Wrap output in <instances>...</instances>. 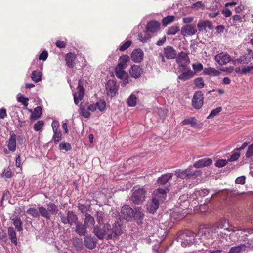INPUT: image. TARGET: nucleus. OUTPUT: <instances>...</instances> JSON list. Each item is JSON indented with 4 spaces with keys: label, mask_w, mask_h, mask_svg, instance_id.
I'll return each mask as SVG.
<instances>
[{
    "label": "nucleus",
    "mask_w": 253,
    "mask_h": 253,
    "mask_svg": "<svg viewBox=\"0 0 253 253\" xmlns=\"http://www.w3.org/2000/svg\"><path fill=\"white\" fill-rule=\"evenodd\" d=\"M31 78L35 82H38L42 79V74L40 72L33 71L32 73Z\"/></svg>",
    "instance_id": "obj_47"
},
{
    "label": "nucleus",
    "mask_w": 253,
    "mask_h": 253,
    "mask_svg": "<svg viewBox=\"0 0 253 253\" xmlns=\"http://www.w3.org/2000/svg\"><path fill=\"white\" fill-rule=\"evenodd\" d=\"M8 234L10 237L11 242L15 245H17V237L16 232L13 227H9L8 229Z\"/></svg>",
    "instance_id": "obj_40"
},
{
    "label": "nucleus",
    "mask_w": 253,
    "mask_h": 253,
    "mask_svg": "<svg viewBox=\"0 0 253 253\" xmlns=\"http://www.w3.org/2000/svg\"><path fill=\"white\" fill-rule=\"evenodd\" d=\"M160 204V203L154 201L152 198L151 201L150 203H148L146 205L147 211L150 213L154 214L158 209Z\"/></svg>",
    "instance_id": "obj_25"
},
{
    "label": "nucleus",
    "mask_w": 253,
    "mask_h": 253,
    "mask_svg": "<svg viewBox=\"0 0 253 253\" xmlns=\"http://www.w3.org/2000/svg\"><path fill=\"white\" fill-rule=\"evenodd\" d=\"M60 150H64L66 151H70L72 147L70 143L66 142H62L59 145Z\"/></svg>",
    "instance_id": "obj_52"
},
{
    "label": "nucleus",
    "mask_w": 253,
    "mask_h": 253,
    "mask_svg": "<svg viewBox=\"0 0 253 253\" xmlns=\"http://www.w3.org/2000/svg\"><path fill=\"white\" fill-rule=\"evenodd\" d=\"M93 232L95 235L99 239H103L106 236H107V228H106V224H104L103 227L101 228L98 225L94 228Z\"/></svg>",
    "instance_id": "obj_19"
},
{
    "label": "nucleus",
    "mask_w": 253,
    "mask_h": 253,
    "mask_svg": "<svg viewBox=\"0 0 253 253\" xmlns=\"http://www.w3.org/2000/svg\"><path fill=\"white\" fill-rule=\"evenodd\" d=\"M147 191L143 188L135 189L131 196V200L135 204H140L145 201Z\"/></svg>",
    "instance_id": "obj_5"
},
{
    "label": "nucleus",
    "mask_w": 253,
    "mask_h": 253,
    "mask_svg": "<svg viewBox=\"0 0 253 253\" xmlns=\"http://www.w3.org/2000/svg\"><path fill=\"white\" fill-rule=\"evenodd\" d=\"M197 28L195 25L186 24L181 29V33L184 37L191 36L197 32Z\"/></svg>",
    "instance_id": "obj_12"
},
{
    "label": "nucleus",
    "mask_w": 253,
    "mask_h": 253,
    "mask_svg": "<svg viewBox=\"0 0 253 253\" xmlns=\"http://www.w3.org/2000/svg\"><path fill=\"white\" fill-rule=\"evenodd\" d=\"M171 217L176 220H180L184 218V215L178 212L174 211L171 213Z\"/></svg>",
    "instance_id": "obj_58"
},
{
    "label": "nucleus",
    "mask_w": 253,
    "mask_h": 253,
    "mask_svg": "<svg viewBox=\"0 0 253 253\" xmlns=\"http://www.w3.org/2000/svg\"><path fill=\"white\" fill-rule=\"evenodd\" d=\"M85 246L89 249H94L96 246L95 239L91 236H86L84 237Z\"/></svg>",
    "instance_id": "obj_26"
},
{
    "label": "nucleus",
    "mask_w": 253,
    "mask_h": 253,
    "mask_svg": "<svg viewBox=\"0 0 253 253\" xmlns=\"http://www.w3.org/2000/svg\"><path fill=\"white\" fill-rule=\"evenodd\" d=\"M107 228V239L116 238L122 233L121 226L118 222H115L111 227L109 224H106Z\"/></svg>",
    "instance_id": "obj_3"
},
{
    "label": "nucleus",
    "mask_w": 253,
    "mask_h": 253,
    "mask_svg": "<svg viewBox=\"0 0 253 253\" xmlns=\"http://www.w3.org/2000/svg\"><path fill=\"white\" fill-rule=\"evenodd\" d=\"M176 62L180 67L186 69V67L190 63V59L186 53L181 52L178 54L176 58Z\"/></svg>",
    "instance_id": "obj_14"
},
{
    "label": "nucleus",
    "mask_w": 253,
    "mask_h": 253,
    "mask_svg": "<svg viewBox=\"0 0 253 253\" xmlns=\"http://www.w3.org/2000/svg\"><path fill=\"white\" fill-rule=\"evenodd\" d=\"M143 72V69L139 66L133 65L129 71L130 75L135 78H139Z\"/></svg>",
    "instance_id": "obj_23"
},
{
    "label": "nucleus",
    "mask_w": 253,
    "mask_h": 253,
    "mask_svg": "<svg viewBox=\"0 0 253 253\" xmlns=\"http://www.w3.org/2000/svg\"><path fill=\"white\" fill-rule=\"evenodd\" d=\"M115 72L117 77L120 79L126 78L128 77L127 73L125 71V69L116 67Z\"/></svg>",
    "instance_id": "obj_34"
},
{
    "label": "nucleus",
    "mask_w": 253,
    "mask_h": 253,
    "mask_svg": "<svg viewBox=\"0 0 253 253\" xmlns=\"http://www.w3.org/2000/svg\"><path fill=\"white\" fill-rule=\"evenodd\" d=\"M107 216L104 214V212L99 211L96 212V219L97 222L101 225L102 224H105V222Z\"/></svg>",
    "instance_id": "obj_36"
},
{
    "label": "nucleus",
    "mask_w": 253,
    "mask_h": 253,
    "mask_svg": "<svg viewBox=\"0 0 253 253\" xmlns=\"http://www.w3.org/2000/svg\"><path fill=\"white\" fill-rule=\"evenodd\" d=\"M87 226L84 224L78 222L75 224V232L80 236H85L87 232Z\"/></svg>",
    "instance_id": "obj_24"
},
{
    "label": "nucleus",
    "mask_w": 253,
    "mask_h": 253,
    "mask_svg": "<svg viewBox=\"0 0 253 253\" xmlns=\"http://www.w3.org/2000/svg\"><path fill=\"white\" fill-rule=\"evenodd\" d=\"M167 191L166 189L158 188L155 189L152 193V198L159 203H162L167 198Z\"/></svg>",
    "instance_id": "obj_8"
},
{
    "label": "nucleus",
    "mask_w": 253,
    "mask_h": 253,
    "mask_svg": "<svg viewBox=\"0 0 253 253\" xmlns=\"http://www.w3.org/2000/svg\"><path fill=\"white\" fill-rule=\"evenodd\" d=\"M76 56L72 53H68L65 57L66 64L69 68H73L74 66Z\"/></svg>",
    "instance_id": "obj_31"
},
{
    "label": "nucleus",
    "mask_w": 253,
    "mask_h": 253,
    "mask_svg": "<svg viewBox=\"0 0 253 253\" xmlns=\"http://www.w3.org/2000/svg\"><path fill=\"white\" fill-rule=\"evenodd\" d=\"M249 142H244L241 147L237 148L234 150L231 153L227 154L226 157L227 158L228 161L230 162H233L237 160L240 157V151L244 150L248 145Z\"/></svg>",
    "instance_id": "obj_10"
},
{
    "label": "nucleus",
    "mask_w": 253,
    "mask_h": 253,
    "mask_svg": "<svg viewBox=\"0 0 253 253\" xmlns=\"http://www.w3.org/2000/svg\"><path fill=\"white\" fill-rule=\"evenodd\" d=\"M227 221L226 219H222L220 220V221L214 225H213L211 228V230L212 233H218V230L219 229H225V230H228V225L226 226Z\"/></svg>",
    "instance_id": "obj_20"
},
{
    "label": "nucleus",
    "mask_w": 253,
    "mask_h": 253,
    "mask_svg": "<svg viewBox=\"0 0 253 253\" xmlns=\"http://www.w3.org/2000/svg\"><path fill=\"white\" fill-rule=\"evenodd\" d=\"M175 17H165L162 20V24L164 26L173 22L174 20Z\"/></svg>",
    "instance_id": "obj_54"
},
{
    "label": "nucleus",
    "mask_w": 253,
    "mask_h": 253,
    "mask_svg": "<svg viewBox=\"0 0 253 253\" xmlns=\"http://www.w3.org/2000/svg\"><path fill=\"white\" fill-rule=\"evenodd\" d=\"M44 125V122L42 120L37 122L34 125V129L36 131H39L41 130Z\"/></svg>",
    "instance_id": "obj_55"
},
{
    "label": "nucleus",
    "mask_w": 253,
    "mask_h": 253,
    "mask_svg": "<svg viewBox=\"0 0 253 253\" xmlns=\"http://www.w3.org/2000/svg\"><path fill=\"white\" fill-rule=\"evenodd\" d=\"M51 126L52 127L53 131H60V130H59V123L58 121L54 120L52 123Z\"/></svg>",
    "instance_id": "obj_64"
},
{
    "label": "nucleus",
    "mask_w": 253,
    "mask_h": 253,
    "mask_svg": "<svg viewBox=\"0 0 253 253\" xmlns=\"http://www.w3.org/2000/svg\"><path fill=\"white\" fill-rule=\"evenodd\" d=\"M26 212L28 214L32 216L34 218H39L40 215H41L39 209H38V210H37L34 207L28 208Z\"/></svg>",
    "instance_id": "obj_37"
},
{
    "label": "nucleus",
    "mask_w": 253,
    "mask_h": 253,
    "mask_svg": "<svg viewBox=\"0 0 253 253\" xmlns=\"http://www.w3.org/2000/svg\"><path fill=\"white\" fill-rule=\"evenodd\" d=\"M129 60V57L128 55H123L119 58L118 60V63L116 67L125 69L127 66V62Z\"/></svg>",
    "instance_id": "obj_28"
},
{
    "label": "nucleus",
    "mask_w": 253,
    "mask_h": 253,
    "mask_svg": "<svg viewBox=\"0 0 253 253\" xmlns=\"http://www.w3.org/2000/svg\"><path fill=\"white\" fill-rule=\"evenodd\" d=\"M16 135L13 134L11 135L8 143V148L10 151L14 152L16 150Z\"/></svg>",
    "instance_id": "obj_35"
},
{
    "label": "nucleus",
    "mask_w": 253,
    "mask_h": 253,
    "mask_svg": "<svg viewBox=\"0 0 253 253\" xmlns=\"http://www.w3.org/2000/svg\"><path fill=\"white\" fill-rule=\"evenodd\" d=\"M172 176L173 173H171L163 174L158 179L157 183L159 185H165L172 178Z\"/></svg>",
    "instance_id": "obj_30"
},
{
    "label": "nucleus",
    "mask_w": 253,
    "mask_h": 253,
    "mask_svg": "<svg viewBox=\"0 0 253 253\" xmlns=\"http://www.w3.org/2000/svg\"><path fill=\"white\" fill-rule=\"evenodd\" d=\"M61 222L64 224H68L71 226L75 225L78 222V217L72 211H68L66 215L62 212L59 214Z\"/></svg>",
    "instance_id": "obj_4"
},
{
    "label": "nucleus",
    "mask_w": 253,
    "mask_h": 253,
    "mask_svg": "<svg viewBox=\"0 0 253 253\" xmlns=\"http://www.w3.org/2000/svg\"><path fill=\"white\" fill-rule=\"evenodd\" d=\"M203 73L205 75L213 76H218L220 74L219 71L211 67L205 68L203 69Z\"/></svg>",
    "instance_id": "obj_32"
},
{
    "label": "nucleus",
    "mask_w": 253,
    "mask_h": 253,
    "mask_svg": "<svg viewBox=\"0 0 253 253\" xmlns=\"http://www.w3.org/2000/svg\"><path fill=\"white\" fill-rule=\"evenodd\" d=\"M181 124L183 125H190L193 128H197L199 126L196 119L194 117L185 119L182 121Z\"/></svg>",
    "instance_id": "obj_27"
},
{
    "label": "nucleus",
    "mask_w": 253,
    "mask_h": 253,
    "mask_svg": "<svg viewBox=\"0 0 253 253\" xmlns=\"http://www.w3.org/2000/svg\"><path fill=\"white\" fill-rule=\"evenodd\" d=\"M137 98L135 95L131 94L127 100V104L129 106L134 107L136 104Z\"/></svg>",
    "instance_id": "obj_49"
},
{
    "label": "nucleus",
    "mask_w": 253,
    "mask_h": 253,
    "mask_svg": "<svg viewBox=\"0 0 253 253\" xmlns=\"http://www.w3.org/2000/svg\"><path fill=\"white\" fill-rule=\"evenodd\" d=\"M144 217V214L142 212L137 211L134 212V216L133 218H134L137 220V222L138 224L142 223V220Z\"/></svg>",
    "instance_id": "obj_48"
},
{
    "label": "nucleus",
    "mask_w": 253,
    "mask_h": 253,
    "mask_svg": "<svg viewBox=\"0 0 253 253\" xmlns=\"http://www.w3.org/2000/svg\"><path fill=\"white\" fill-rule=\"evenodd\" d=\"M121 213L122 217L127 220L131 221L134 216V210L129 205H124L122 207Z\"/></svg>",
    "instance_id": "obj_9"
},
{
    "label": "nucleus",
    "mask_w": 253,
    "mask_h": 253,
    "mask_svg": "<svg viewBox=\"0 0 253 253\" xmlns=\"http://www.w3.org/2000/svg\"><path fill=\"white\" fill-rule=\"evenodd\" d=\"M175 175L177 178L181 179H189L195 175L194 172L191 167H188L185 169H178L175 171Z\"/></svg>",
    "instance_id": "obj_7"
},
{
    "label": "nucleus",
    "mask_w": 253,
    "mask_h": 253,
    "mask_svg": "<svg viewBox=\"0 0 253 253\" xmlns=\"http://www.w3.org/2000/svg\"><path fill=\"white\" fill-rule=\"evenodd\" d=\"M12 221H13V223L15 227V229L18 231H21L22 230L23 228L22 227V222L20 218L17 217L13 218L12 219Z\"/></svg>",
    "instance_id": "obj_44"
},
{
    "label": "nucleus",
    "mask_w": 253,
    "mask_h": 253,
    "mask_svg": "<svg viewBox=\"0 0 253 253\" xmlns=\"http://www.w3.org/2000/svg\"><path fill=\"white\" fill-rule=\"evenodd\" d=\"M196 86L200 89L203 88L205 85L204 80L202 77H197L194 80Z\"/></svg>",
    "instance_id": "obj_45"
},
{
    "label": "nucleus",
    "mask_w": 253,
    "mask_h": 253,
    "mask_svg": "<svg viewBox=\"0 0 253 253\" xmlns=\"http://www.w3.org/2000/svg\"><path fill=\"white\" fill-rule=\"evenodd\" d=\"M42 114V108L40 106H37L34 109V111L30 117L31 119L34 120H37L41 117Z\"/></svg>",
    "instance_id": "obj_38"
},
{
    "label": "nucleus",
    "mask_w": 253,
    "mask_h": 253,
    "mask_svg": "<svg viewBox=\"0 0 253 253\" xmlns=\"http://www.w3.org/2000/svg\"><path fill=\"white\" fill-rule=\"evenodd\" d=\"M164 54L167 59H173L176 58L177 53L171 46L169 45L164 48Z\"/></svg>",
    "instance_id": "obj_18"
},
{
    "label": "nucleus",
    "mask_w": 253,
    "mask_h": 253,
    "mask_svg": "<svg viewBox=\"0 0 253 253\" xmlns=\"http://www.w3.org/2000/svg\"><path fill=\"white\" fill-rule=\"evenodd\" d=\"M253 156V144H251L248 148L246 154V157L249 158Z\"/></svg>",
    "instance_id": "obj_62"
},
{
    "label": "nucleus",
    "mask_w": 253,
    "mask_h": 253,
    "mask_svg": "<svg viewBox=\"0 0 253 253\" xmlns=\"http://www.w3.org/2000/svg\"><path fill=\"white\" fill-rule=\"evenodd\" d=\"M253 70V65H250L247 67H244L242 68L241 73L242 74H246L247 73L250 72Z\"/></svg>",
    "instance_id": "obj_63"
},
{
    "label": "nucleus",
    "mask_w": 253,
    "mask_h": 253,
    "mask_svg": "<svg viewBox=\"0 0 253 253\" xmlns=\"http://www.w3.org/2000/svg\"><path fill=\"white\" fill-rule=\"evenodd\" d=\"M131 44L132 41L131 40L126 41L119 47V50L121 51H125L131 46Z\"/></svg>",
    "instance_id": "obj_53"
},
{
    "label": "nucleus",
    "mask_w": 253,
    "mask_h": 253,
    "mask_svg": "<svg viewBox=\"0 0 253 253\" xmlns=\"http://www.w3.org/2000/svg\"><path fill=\"white\" fill-rule=\"evenodd\" d=\"M212 163L211 159L205 158L197 161L193 165V166L197 168L206 167L210 165Z\"/></svg>",
    "instance_id": "obj_22"
},
{
    "label": "nucleus",
    "mask_w": 253,
    "mask_h": 253,
    "mask_svg": "<svg viewBox=\"0 0 253 253\" xmlns=\"http://www.w3.org/2000/svg\"><path fill=\"white\" fill-rule=\"evenodd\" d=\"M195 234L189 230H185L179 234L177 238L178 241L181 240V244L183 247L192 245L195 242Z\"/></svg>",
    "instance_id": "obj_2"
},
{
    "label": "nucleus",
    "mask_w": 253,
    "mask_h": 253,
    "mask_svg": "<svg viewBox=\"0 0 253 253\" xmlns=\"http://www.w3.org/2000/svg\"><path fill=\"white\" fill-rule=\"evenodd\" d=\"M73 245L78 248H81L83 246V241L81 238L76 237L73 240Z\"/></svg>",
    "instance_id": "obj_51"
},
{
    "label": "nucleus",
    "mask_w": 253,
    "mask_h": 253,
    "mask_svg": "<svg viewBox=\"0 0 253 253\" xmlns=\"http://www.w3.org/2000/svg\"><path fill=\"white\" fill-rule=\"evenodd\" d=\"M85 220H84V224L86 225V226H89L90 225L93 226L95 224V220L93 217H92L90 214L88 213L85 215Z\"/></svg>",
    "instance_id": "obj_42"
},
{
    "label": "nucleus",
    "mask_w": 253,
    "mask_h": 253,
    "mask_svg": "<svg viewBox=\"0 0 253 253\" xmlns=\"http://www.w3.org/2000/svg\"><path fill=\"white\" fill-rule=\"evenodd\" d=\"M47 208H45L43 206L39 207L40 210V213L41 215L48 220L50 219V214L52 215H56L59 211L58 206L54 203L49 202L46 203Z\"/></svg>",
    "instance_id": "obj_1"
},
{
    "label": "nucleus",
    "mask_w": 253,
    "mask_h": 253,
    "mask_svg": "<svg viewBox=\"0 0 253 253\" xmlns=\"http://www.w3.org/2000/svg\"><path fill=\"white\" fill-rule=\"evenodd\" d=\"M247 246L245 244H240L237 246L232 247L227 253H240L246 251Z\"/></svg>",
    "instance_id": "obj_33"
},
{
    "label": "nucleus",
    "mask_w": 253,
    "mask_h": 253,
    "mask_svg": "<svg viewBox=\"0 0 253 253\" xmlns=\"http://www.w3.org/2000/svg\"><path fill=\"white\" fill-rule=\"evenodd\" d=\"M86 106L87 103L84 104L83 103H81L80 108L81 115L85 118H88L90 115L89 110L87 109Z\"/></svg>",
    "instance_id": "obj_39"
},
{
    "label": "nucleus",
    "mask_w": 253,
    "mask_h": 253,
    "mask_svg": "<svg viewBox=\"0 0 253 253\" xmlns=\"http://www.w3.org/2000/svg\"><path fill=\"white\" fill-rule=\"evenodd\" d=\"M211 0H206V1H199L192 4L191 8L194 10H204L209 7L208 1H211Z\"/></svg>",
    "instance_id": "obj_21"
},
{
    "label": "nucleus",
    "mask_w": 253,
    "mask_h": 253,
    "mask_svg": "<svg viewBox=\"0 0 253 253\" xmlns=\"http://www.w3.org/2000/svg\"><path fill=\"white\" fill-rule=\"evenodd\" d=\"M204 97L201 91H197L194 93L192 98V103L194 108L200 109L203 105Z\"/></svg>",
    "instance_id": "obj_11"
},
{
    "label": "nucleus",
    "mask_w": 253,
    "mask_h": 253,
    "mask_svg": "<svg viewBox=\"0 0 253 253\" xmlns=\"http://www.w3.org/2000/svg\"><path fill=\"white\" fill-rule=\"evenodd\" d=\"M160 29V23L157 21H150L147 23L146 30L152 34L158 32Z\"/></svg>",
    "instance_id": "obj_15"
},
{
    "label": "nucleus",
    "mask_w": 253,
    "mask_h": 253,
    "mask_svg": "<svg viewBox=\"0 0 253 253\" xmlns=\"http://www.w3.org/2000/svg\"><path fill=\"white\" fill-rule=\"evenodd\" d=\"M138 37L140 41H141L143 43H146L151 39V36L150 35L149 33L146 31L143 33H141L139 35Z\"/></svg>",
    "instance_id": "obj_41"
},
{
    "label": "nucleus",
    "mask_w": 253,
    "mask_h": 253,
    "mask_svg": "<svg viewBox=\"0 0 253 253\" xmlns=\"http://www.w3.org/2000/svg\"><path fill=\"white\" fill-rule=\"evenodd\" d=\"M179 27L178 26H172L170 27H169L167 32L166 34L168 35H175L179 31Z\"/></svg>",
    "instance_id": "obj_46"
},
{
    "label": "nucleus",
    "mask_w": 253,
    "mask_h": 253,
    "mask_svg": "<svg viewBox=\"0 0 253 253\" xmlns=\"http://www.w3.org/2000/svg\"><path fill=\"white\" fill-rule=\"evenodd\" d=\"M194 72H199L204 69L203 65L200 63H196L192 64Z\"/></svg>",
    "instance_id": "obj_61"
},
{
    "label": "nucleus",
    "mask_w": 253,
    "mask_h": 253,
    "mask_svg": "<svg viewBox=\"0 0 253 253\" xmlns=\"http://www.w3.org/2000/svg\"><path fill=\"white\" fill-rule=\"evenodd\" d=\"M17 100L18 102L22 103L25 107H27L29 104V98L27 97H25L23 96H21L17 98Z\"/></svg>",
    "instance_id": "obj_57"
},
{
    "label": "nucleus",
    "mask_w": 253,
    "mask_h": 253,
    "mask_svg": "<svg viewBox=\"0 0 253 253\" xmlns=\"http://www.w3.org/2000/svg\"><path fill=\"white\" fill-rule=\"evenodd\" d=\"M236 199L237 197L235 194L231 193H228L226 199L227 203L229 204L234 203L236 201Z\"/></svg>",
    "instance_id": "obj_50"
},
{
    "label": "nucleus",
    "mask_w": 253,
    "mask_h": 253,
    "mask_svg": "<svg viewBox=\"0 0 253 253\" xmlns=\"http://www.w3.org/2000/svg\"><path fill=\"white\" fill-rule=\"evenodd\" d=\"M143 57L144 53L140 48L134 49L131 54V59L135 63L141 62L143 60Z\"/></svg>",
    "instance_id": "obj_16"
},
{
    "label": "nucleus",
    "mask_w": 253,
    "mask_h": 253,
    "mask_svg": "<svg viewBox=\"0 0 253 253\" xmlns=\"http://www.w3.org/2000/svg\"><path fill=\"white\" fill-rule=\"evenodd\" d=\"M97 108H98L100 111H103L105 110L106 107V103L104 101L100 100L99 101L96 103Z\"/></svg>",
    "instance_id": "obj_60"
},
{
    "label": "nucleus",
    "mask_w": 253,
    "mask_h": 253,
    "mask_svg": "<svg viewBox=\"0 0 253 253\" xmlns=\"http://www.w3.org/2000/svg\"><path fill=\"white\" fill-rule=\"evenodd\" d=\"M227 164V161L225 159H218L217 160L215 163V165L216 167L218 168L222 167L225 166Z\"/></svg>",
    "instance_id": "obj_59"
},
{
    "label": "nucleus",
    "mask_w": 253,
    "mask_h": 253,
    "mask_svg": "<svg viewBox=\"0 0 253 253\" xmlns=\"http://www.w3.org/2000/svg\"><path fill=\"white\" fill-rule=\"evenodd\" d=\"M86 83V81L83 79H81L78 81L77 92L73 94L74 100L76 105L78 104L79 101L84 98L85 92L84 86L85 85Z\"/></svg>",
    "instance_id": "obj_6"
},
{
    "label": "nucleus",
    "mask_w": 253,
    "mask_h": 253,
    "mask_svg": "<svg viewBox=\"0 0 253 253\" xmlns=\"http://www.w3.org/2000/svg\"><path fill=\"white\" fill-rule=\"evenodd\" d=\"M253 59V52L251 49H247V52L240 57L238 61L240 64H247Z\"/></svg>",
    "instance_id": "obj_17"
},
{
    "label": "nucleus",
    "mask_w": 253,
    "mask_h": 253,
    "mask_svg": "<svg viewBox=\"0 0 253 253\" xmlns=\"http://www.w3.org/2000/svg\"><path fill=\"white\" fill-rule=\"evenodd\" d=\"M196 72L189 69L186 72H184L178 76V79L183 81H186L190 79L194 76Z\"/></svg>",
    "instance_id": "obj_29"
},
{
    "label": "nucleus",
    "mask_w": 253,
    "mask_h": 253,
    "mask_svg": "<svg viewBox=\"0 0 253 253\" xmlns=\"http://www.w3.org/2000/svg\"><path fill=\"white\" fill-rule=\"evenodd\" d=\"M214 59L220 65H224L229 63L231 60V56L226 52H221L217 54Z\"/></svg>",
    "instance_id": "obj_13"
},
{
    "label": "nucleus",
    "mask_w": 253,
    "mask_h": 253,
    "mask_svg": "<svg viewBox=\"0 0 253 253\" xmlns=\"http://www.w3.org/2000/svg\"><path fill=\"white\" fill-rule=\"evenodd\" d=\"M53 135L52 136V140L55 144H57L59 141L62 140V134L61 130L53 131Z\"/></svg>",
    "instance_id": "obj_43"
},
{
    "label": "nucleus",
    "mask_w": 253,
    "mask_h": 253,
    "mask_svg": "<svg viewBox=\"0 0 253 253\" xmlns=\"http://www.w3.org/2000/svg\"><path fill=\"white\" fill-rule=\"evenodd\" d=\"M222 110V108L221 107H218L215 109H213L210 115L208 116L207 118L209 119L211 118H212L216 115H217Z\"/></svg>",
    "instance_id": "obj_56"
}]
</instances>
